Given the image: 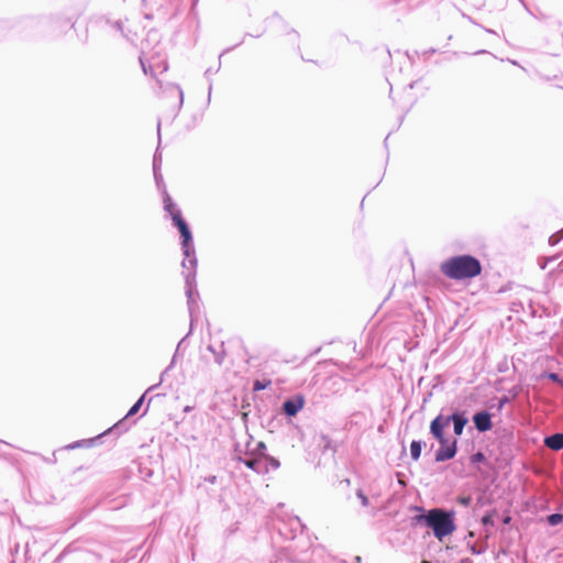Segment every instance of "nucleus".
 <instances>
[{"mask_svg":"<svg viewBox=\"0 0 563 563\" xmlns=\"http://www.w3.org/2000/svg\"><path fill=\"white\" fill-rule=\"evenodd\" d=\"M421 450H422V441L413 440L410 443V455H411L412 460H415V461L419 460V457L421 455Z\"/></svg>","mask_w":563,"mask_h":563,"instance_id":"nucleus-15","label":"nucleus"},{"mask_svg":"<svg viewBox=\"0 0 563 563\" xmlns=\"http://www.w3.org/2000/svg\"><path fill=\"white\" fill-rule=\"evenodd\" d=\"M543 376L547 377L548 379H550L551 382L560 384L561 386H563V379L560 377L559 374L553 373V372H549V373H544Z\"/></svg>","mask_w":563,"mask_h":563,"instance_id":"nucleus-22","label":"nucleus"},{"mask_svg":"<svg viewBox=\"0 0 563 563\" xmlns=\"http://www.w3.org/2000/svg\"><path fill=\"white\" fill-rule=\"evenodd\" d=\"M277 563V562H276Z\"/></svg>","mask_w":563,"mask_h":563,"instance_id":"nucleus-47","label":"nucleus"},{"mask_svg":"<svg viewBox=\"0 0 563 563\" xmlns=\"http://www.w3.org/2000/svg\"><path fill=\"white\" fill-rule=\"evenodd\" d=\"M519 1L522 3V5H523V8L526 9V11H527L528 13L532 14V12L530 11V9H529V7L527 5V3H526L523 0H519Z\"/></svg>","mask_w":563,"mask_h":563,"instance_id":"nucleus-35","label":"nucleus"},{"mask_svg":"<svg viewBox=\"0 0 563 563\" xmlns=\"http://www.w3.org/2000/svg\"><path fill=\"white\" fill-rule=\"evenodd\" d=\"M107 23L110 25L111 29L120 32L122 36L126 37V35L124 34V25L121 20H117L114 22L107 21Z\"/></svg>","mask_w":563,"mask_h":563,"instance_id":"nucleus-20","label":"nucleus"},{"mask_svg":"<svg viewBox=\"0 0 563 563\" xmlns=\"http://www.w3.org/2000/svg\"><path fill=\"white\" fill-rule=\"evenodd\" d=\"M214 361H216L219 365H221V364H222V362H223V356H222V355H220V354H217V355H216V357H214Z\"/></svg>","mask_w":563,"mask_h":563,"instance_id":"nucleus-34","label":"nucleus"},{"mask_svg":"<svg viewBox=\"0 0 563 563\" xmlns=\"http://www.w3.org/2000/svg\"><path fill=\"white\" fill-rule=\"evenodd\" d=\"M387 82L390 85V91L393 90V84L389 78H387Z\"/></svg>","mask_w":563,"mask_h":563,"instance_id":"nucleus-40","label":"nucleus"},{"mask_svg":"<svg viewBox=\"0 0 563 563\" xmlns=\"http://www.w3.org/2000/svg\"><path fill=\"white\" fill-rule=\"evenodd\" d=\"M506 402H508V398L504 397L500 399V407H503Z\"/></svg>","mask_w":563,"mask_h":563,"instance_id":"nucleus-36","label":"nucleus"},{"mask_svg":"<svg viewBox=\"0 0 563 563\" xmlns=\"http://www.w3.org/2000/svg\"><path fill=\"white\" fill-rule=\"evenodd\" d=\"M441 272L443 275L454 280L470 279L482 273V264L472 255H456L441 264Z\"/></svg>","mask_w":563,"mask_h":563,"instance_id":"nucleus-3","label":"nucleus"},{"mask_svg":"<svg viewBox=\"0 0 563 563\" xmlns=\"http://www.w3.org/2000/svg\"><path fill=\"white\" fill-rule=\"evenodd\" d=\"M264 472L267 471V467L271 466L274 470H277L279 467V461L273 456L266 455L264 459Z\"/></svg>","mask_w":563,"mask_h":563,"instance_id":"nucleus-18","label":"nucleus"},{"mask_svg":"<svg viewBox=\"0 0 563 563\" xmlns=\"http://www.w3.org/2000/svg\"><path fill=\"white\" fill-rule=\"evenodd\" d=\"M435 53H437V49L430 48V49L423 51L421 55L423 56V58H429V56H431Z\"/></svg>","mask_w":563,"mask_h":563,"instance_id":"nucleus-29","label":"nucleus"},{"mask_svg":"<svg viewBox=\"0 0 563 563\" xmlns=\"http://www.w3.org/2000/svg\"><path fill=\"white\" fill-rule=\"evenodd\" d=\"M254 455L261 459L266 456V445L262 441H254Z\"/></svg>","mask_w":563,"mask_h":563,"instance_id":"nucleus-16","label":"nucleus"},{"mask_svg":"<svg viewBox=\"0 0 563 563\" xmlns=\"http://www.w3.org/2000/svg\"><path fill=\"white\" fill-rule=\"evenodd\" d=\"M186 338H184L181 341H179L178 345H177V351L179 350L180 345L184 343Z\"/></svg>","mask_w":563,"mask_h":563,"instance_id":"nucleus-38","label":"nucleus"},{"mask_svg":"<svg viewBox=\"0 0 563 563\" xmlns=\"http://www.w3.org/2000/svg\"><path fill=\"white\" fill-rule=\"evenodd\" d=\"M184 277L186 283V296H187V303H188V310L190 316H192L194 307L196 305L195 301V292H196V268L197 264L195 266H191L189 262L187 261V267L185 268Z\"/></svg>","mask_w":563,"mask_h":563,"instance_id":"nucleus-9","label":"nucleus"},{"mask_svg":"<svg viewBox=\"0 0 563 563\" xmlns=\"http://www.w3.org/2000/svg\"><path fill=\"white\" fill-rule=\"evenodd\" d=\"M153 167H154L155 179H156V181H158V175H157V172H156V167H157V156L156 155L154 156Z\"/></svg>","mask_w":563,"mask_h":563,"instance_id":"nucleus-31","label":"nucleus"},{"mask_svg":"<svg viewBox=\"0 0 563 563\" xmlns=\"http://www.w3.org/2000/svg\"><path fill=\"white\" fill-rule=\"evenodd\" d=\"M413 84H415L413 81H412V82H410V84L408 85V88H409V89H412V88H413Z\"/></svg>","mask_w":563,"mask_h":563,"instance_id":"nucleus-42","label":"nucleus"},{"mask_svg":"<svg viewBox=\"0 0 563 563\" xmlns=\"http://www.w3.org/2000/svg\"><path fill=\"white\" fill-rule=\"evenodd\" d=\"M468 419L465 416L464 411L455 410L451 415L444 416L442 413L438 415L430 424L440 423L441 432H444V429L453 424L454 434L460 437L463 434L464 428L467 424Z\"/></svg>","mask_w":563,"mask_h":563,"instance_id":"nucleus-5","label":"nucleus"},{"mask_svg":"<svg viewBox=\"0 0 563 563\" xmlns=\"http://www.w3.org/2000/svg\"><path fill=\"white\" fill-rule=\"evenodd\" d=\"M547 521L550 526H558L563 521V515L561 514H551L547 517Z\"/></svg>","mask_w":563,"mask_h":563,"instance_id":"nucleus-19","label":"nucleus"},{"mask_svg":"<svg viewBox=\"0 0 563 563\" xmlns=\"http://www.w3.org/2000/svg\"><path fill=\"white\" fill-rule=\"evenodd\" d=\"M472 498L470 496H461L457 498V503L464 507H468L471 505Z\"/></svg>","mask_w":563,"mask_h":563,"instance_id":"nucleus-27","label":"nucleus"},{"mask_svg":"<svg viewBox=\"0 0 563 563\" xmlns=\"http://www.w3.org/2000/svg\"><path fill=\"white\" fill-rule=\"evenodd\" d=\"M356 496H357V498L361 500L362 506H364V507H367V506H368V504H369L368 498H367V496L363 493V490H362V489H357V492H356Z\"/></svg>","mask_w":563,"mask_h":563,"instance_id":"nucleus-24","label":"nucleus"},{"mask_svg":"<svg viewBox=\"0 0 563 563\" xmlns=\"http://www.w3.org/2000/svg\"><path fill=\"white\" fill-rule=\"evenodd\" d=\"M211 93H212V84L209 82V87H208V98H207V106L210 104V101H211Z\"/></svg>","mask_w":563,"mask_h":563,"instance_id":"nucleus-30","label":"nucleus"},{"mask_svg":"<svg viewBox=\"0 0 563 563\" xmlns=\"http://www.w3.org/2000/svg\"><path fill=\"white\" fill-rule=\"evenodd\" d=\"M190 328H192V325ZM190 332H192V329H189V332H187V335H190Z\"/></svg>","mask_w":563,"mask_h":563,"instance_id":"nucleus-44","label":"nucleus"},{"mask_svg":"<svg viewBox=\"0 0 563 563\" xmlns=\"http://www.w3.org/2000/svg\"><path fill=\"white\" fill-rule=\"evenodd\" d=\"M174 364V360L172 361V364L169 365V367H167L163 373H162V376H161V380L158 384H155L151 387L147 388V390L136 400V402H134V405L129 409L128 413L125 415V417L120 420L118 423H115L111 429L110 431H115V432H123L125 430H128V424H126V420L136 415L139 412V410L141 409L144 400H145V396L147 393L152 391L153 389H155L156 387H158L161 385V383L163 382V376L165 375V373L172 367V365Z\"/></svg>","mask_w":563,"mask_h":563,"instance_id":"nucleus-7","label":"nucleus"},{"mask_svg":"<svg viewBox=\"0 0 563 563\" xmlns=\"http://www.w3.org/2000/svg\"><path fill=\"white\" fill-rule=\"evenodd\" d=\"M267 20L275 23L278 34L287 36L291 44L298 45L300 38L298 31L291 27L278 12H274Z\"/></svg>","mask_w":563,"mask_h":563,"instance_id":"nucleus-8","label":"nucleus"},{"mask_svg":"<svg viewBox=\"0 0 563 563\" xmlns=\"http://www.w3.org/2000/svg\"><path fill=\"white\" fill-rule=\"evenodd\" d=\"M305 404V396L297 394L284 400L282 410L287 417H295L303 408Z\"/></svg>","mask_w":563,"mask_h":563,"instance_id":"nucleus-10","label":"nucleus"},{"mask_svg":"<svg viewBox=\"0 0 563 563\" xmlns=\"http://www.w3.org/2000/svg\"><path fill=\"white\" fill-rule=\"evenodd\" d=\"M420 514L416 515L412 520L415 523H423L433 531L434 537L442 541L443 538L453 533L456 529L454 522L453 510H444L442 508H433L424 511L422 508H417Z\"/></svg>","mask_w":563,"mask_h":563,"instance_id":"nucleus-2","label":"nucleus"},{"mask_svg":"<svg viewBox=\"0 0 563 563\" xmlns=\"http://www.w3.org/2000/svg\"><path fill=\"white\" fill-rule=\"evenodd\" d=\"M271 385V380L267 379V380H255L254 384H253V389L254 390H264L266 389L268 386Z\"/></svg>","mask_w":563,"mask_h":563,"instance_id":"nucleus-21","label":"nucleus"},{"mask_svg":"<svg viewBox=\"0 0 563 563\" xmlns=\"http://www.w3.org/2000/svg\"><path fill=\"white\" fill-rule=\"evenodd\" d=\"M163 70H164V71H167V70H168V65H167V63H164Z\"/></svg>","mask_w":563,"mask_h":563,"instance_id":"nucleus-39","label":"nucleus"},{"mask_svg":"<svg viewBox=\"0 0 563 563\" xmlns=\"http://www.w3.org/2000/svg\"><path fill=\"white\" fill-rule=\"evenodd\" d=\"M562 239H563V232L560 230V231L553 233L549 238V244L550 245H556Z\"/></svg>","mask_w":563,"mask_h":563,"instance_id":"nucleus-23","label":"nucleus"},{"mask_svg":"<svg viewBox=\"0 0 563 563\" xmlns=\"http://www.w3.org/2000/svg\"><path fill=\"white\" fill-rule=\"evenodd\" d=\"M473 422L478 432H486L493 428L492 415L486 410L476 412Z\"/></svg>","mask_w":563,"mask_h":563,"instance_id":"nucleus-11","label":"nucleus"},{"mask_svg":"<svg viewBox=\"0 0 563 563\" xmlns=\"http://www.w3.org/2000/svg\"><path fill=\"white\" fill-rule=\"evenodd\" d=\"M262 34H263V32L257 33L256 35H254V37H260ZM250 35L253 36V34H250Z\"/></svg>","mask_w":563,"mask_h":563,"instance_id":"nucleus-41","label":"nucleus"},{"mask_svg":"<svg viewBox=\"0 0 563 563\" xmlns=\"http://www.w3.org/2000/svg\"><path fill=\"white\" fill-rule=\"evenodd\" d=\"M239 462L243 463L246 467L250 470H253L256 473H263L264 472V460L255 456H243V455H236L235 457Z\"/></svg>","mask_w":563,"mask_h":563,"instance_id":"nucleus-12","label":"nucleus"},{"mask_svg":"<svg viewBox=\"0 0 563 563\" xmlns=\"http://www.w3.org/2000/svg\"><path fill=\"white\" fill-rule=\"evenodd\" d=\"M430 433L439 442L440 448L435 452L437 462H445L452 460L457 452V440H450L441 432L440 423L430 424Z\"/></svg>","mask_w":563,"mask_h":563,"instance_id":"nucleus-4","label":"nucleus"},{"mask_svg":"<svg viewBox=\"0 0 563 563\" xmlns=\"http://www.w3.org/2000/svg\"><path fill=\"white\" fill-rule=\"evenodd\" d=\"M89 441H86V440H80V441H76V442H73L70 444H68L66 446L67 450H74V449H77V448H81L84 445H86V443H88Z\"/></svg>","mask_w":563,"mask_h":563,"instance_id":"nucleus-25","label":"nucleus"},{"mask_svg":"<svg viewBox=\"0 0 563 563\" xmlns=\"http://www.w3.org/2000/svg\"><path fill=\"white\" fill-rule=\"evenodd\" d=\"M139 59H140L141 68H142V70H143V71H146V70H153L152 65H148V66H147V65L145 64V62H144V59H143V57H142V56H140V58H139Z\"/></svg>","mask_w":563,"mask_h":563,"instance_id":"nucleus-28","label":"nucleus"},{"mask_svg":"<svg viewBox=\"0 0 563 563\" xmlns=\"http://www.w3.org/2000/svg\"><path fill=\"white\" fill-rule=\"evenodd\" d=\"M230 49H231V48H227V49H224L221 54H219V56H218V58H219V65H218V69H217V70H219V69H220V67H221V58H222V56H223L227 52H229Z\"/></svg>","mask_w":563,"mask_h":563,"instance_id":"nucleus-32","label":"nucleus"},{"mask_svg":"<svg viewBox=\"0 0 563 563\" xmlns=\"http://www.w3.org/2000/svg\"><path fill=\"white\" fill-rule=\"evenodd\" d=\"M396 54L406 58L410 67L415 66V57L420 58V54L417 51L413 54H410L409 52L401 53L400 51H397Z\"/></svg>","mask_w":563,"mask_h":563,"instance_id":"nucleus-17","label":"nucleus"},{"mask_svg":"<svg viewBox=\"0 0 563 563\" xmlns=\"http://www.w3.org/2000/svg\"><path fill=\"white\" fill-rule=\"evenodd\" d=\"M164 210L170 217L173 224L178 229L179 234L181 236V250L184 254V260L181 266L187 267V261L191 266H195L197 263L192 233L188 225V223L183 218L181 211L178 206L174 202L168 192L164 191L163 197Z\"/></svg>","mask_w":563,"mask_h":563,"instance_id":"nucleus-1","label":"nucleus"},{"mask_svg":"<svg viewBox=\"0 0 563 563\" xmlns=\"http://www.w3.org/2000/svg\"><path fill=\"white\" fill-rule=\"evenodd\" d=\"M190 328H192V325ZM190 332H192V329H189V332H187V335H190Z\"/></svg>","mask_w":563,"mask_h":563,"instance_id":"nucleus-43","label":"nucleus"},{"mask_svg":"<svg viewBox=\"0 0 563 563\" xmlns=\"http://www.w3.org/2000/svg\"><path fill=\"white\" fill-rule=\"evenodd\" d=\"M483 523L484 525H490L493 523L492 519L489 516H484L483 519H482Z\"/></svg>","mask_w":563,"mask_h":563,"instance_id":"nucleus-33","label":"nucleus"},{"mask_svg":"<svg viewBox=\"0 0 563 563\" xmlns=\"http://www.w3.org/2000/svg\"><path fill=\"white\" fill-rule=\"evenodd\" d=\"M561 231L563 232V229Z\"/></svg>","mask_w":563,"mask_h":563,"instance_id":"nucleus-46","label":"nucleus"},{"mask_svg":"<svg viewBox=\"0 0 563 563\" xmlns=\"http://www.w3.org/2000/svg\"><path fill=\"white\" fill-rule=\"evenodd\" d=\"M207 481L213 484L216 482V476H210Z\"/></svg>","mask_w":563,"mask_h":563,"instance_id":"nucleus-37","label":"nucleus"},{"mask_svg":"<svg viewBox=\"0 0 563 563\" xmlns=\"http://www.w3.org/2000/svg\"><path fill=\"white\" fill-rule=\"evenodd\" d=\"M234 452H235V456L236 455H243V456L254 455L253 438L251 435H249V439L244 445H242L241 443H236Z\"/></svg>","mask_w":563,"mask_h":563,"instance_id":"nucleus-14","label":"nucleus"},{"mask_svg":"<svg viewBox=\"0 0 563 563\" xmlns=\"http://www.w3.org/2000/svg\"><path fill=\"white\" fill-rule=\"evenodd\" d=\"M484 460H485V455L482 452H476L475 454H473L471 456L472 463H479V462H483Z\"/></svg>","mask_w":563,"mask_h":563,"instance_id":"nucleus-26","label":"nucleus"},{"mask_svg":"<svg viewBox=\"0 0 563 563\" xmlns=\"http://www.w3.org/2000/svg\"><path fill=\"white\" fill-rule=\"evenodd\" d=\"M421 563H430L429 561L423 560Z\"/></svg>","mask_w":563,"mask_h":563,"instance_id":"nucleus-45","label":"nucleus"},{"mask_svg":"<svg viewBox=\"0 0 563 563\" xmlns=\"http://www.w3.org/2000/svg\"><path fill=\"white\" fill-rule=\"evenodd\" d=\"M156 82L157 93L162 95V97L174 98L176 103L174 106L175 115L181 109L184 103V92L183 89L173 82H165L163 79L156 76V73H151Z\"/></svg>","mask_w":563,"mask_h":563,"instance_id":"nucleus-6","label":"nucleus"},{"mask_svg":"<svg viewBox=\"0 0 563 563\" xmlns=\"http://www.w3.org/2000/svg\"><path fill=\"white\" fill-rule=\"evenodd\" d=\"M544 444L547 448L553 451H560L563 449V433H554L549 437H545Z\"/></svg>","mask_w":563,"mask_h":563,"instance_id":"nucleus-13","label":"nucleus"}]
</instances>
